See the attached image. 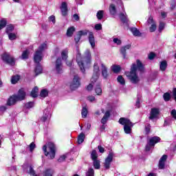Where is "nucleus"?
Masks as SVG:
<instances>
[{
  "instance_id": "f257e3e1",
  "label": "nucleus",
  "mask_w": 176,
  "mask_h": 176,
  "mask_svg": "<svg viewBox=\"0 0 176 176\" xmlns=\"http://www.w3.org/2000/svg\"><path fill=\"white\" fill-rule=\"evenodd\" d=\"M76 61L81 72L85 74V72H86V68H89L91 65V52H90V50H87L83 56H82V54L78 50Z\"/></svg>"
},
{
  "instance_id": "f03ea898",
  "label": "nucleus",
  "mask_w": 176,
  "mask_h": 176,
  "mask_svg": "<svg viewBox=\"0 0 176 176\" xmlns=\"http://www.w3.org/2000/svg\"><path fill=\"white\" fill-rule=\"evenodd\" d=\"M140 72H144L145 71V67L142 62L140 59L136 60V63H133L131 66V71L126 72V75L127 78L131 80L134 85H137L140 82V78H138V74H137V70Z\"/></svg>"
},
{
  "instance_id": "7ed1b4c3",
  "label": "nucleus",
  "mask_w": 176,
  "mask_h": 176,
  "mask_svg": "<svg viewBox=\"0 0 176 176\" xmlns=\"http://www.w3.org/2000/svg\"><path fill=\"white\" fill-rule=\"evenodd\" d=\"M26 96L27 94L25 93V91H24V88H21L18 91V94L16 95L14 94L10 96L7 100V105L8 107L16 105V104H17V101H23V100H25Z\"/></svg>"
},
{
  "instance_id": "20e7f679",
  "label": "nucleus",
  "mask_w": 176,
  "mask_h": 176,
  "mask_svg": "<svg viewBox=\"0 0 176 176\" xmlns=\"http://www.w3.org/2000/svg\"><path fill=\"white\" fill-rule=\"evenodd\" d=\"M47 148L50 151H47ZM43 151L44 152V155H45L46 156H49L50 155V159H54V157H56V144H54V143L50 142L47 145H44L43 146Z\"/></svg>"
},
{
  "instance_id": "39448f33",
  "label": "nucleus",
  "mask_w": 176,
  "mask_h": 176,
  "mask_svg": "<svg viewBox=\"0 0 176 176\" xmlns=\"http://www.w3.org/2000/svg\"><path fill=\"white\" fill-rule=\"evenodd\" d=\"M161 140L162 139L159 136H154L151 138L145 146L146 152H149L152 148L155 147L156 144L160 142Z\"/></svg>"
},
{
  "instance_id": "423d86ee",
  "label": "nucleus",
  "mask_w": 176,
  "mask_h": 176,
  "mask_svg": "<svg viewBox=\"0 0 176 176\" xmlns=\"http://www.w3.org/2000/svg\"><path fill=\"white\" fill-rule=\"evenodd\" d=\"M1 60L3 63H6V64H8L9 65H14L16 64V60H14V58L8 52H4L1 55Z\"/></svg>"
},
{
  "instance_id": "0eeeda50",
  "label": "nucleus",
  "mask_w": 176,
  "mask_h": 176,
  "mask_svg": "<svg viewBox=\"0 0 176 176\" xmlns=\"http://www.w3.org/2000/svg\"><path fill=\"white\" fill-rule=\"evenodd\" d=\"M109 118H111V110H107L105 111L104 116L100 120L102 126H100V131L101 132L105 130V124H107V122H108V119H109Z\"/></svg>"
},
{
  "instance_id": "6e6552de",
  "label": "nucleus",
  "mask_w": 176,
  "mask_h": 176,
  "mask_svg": "<svg viewBox=\"0 0 176 176\" xmlns=\"http://www.w3.org/2000/svg\"><path fill=\"white\" fill-rule=\"evenodd\" d=\"M100 77V67L98 63H94V74L91 78V83H96Z\"/></svg>"
},
{
  "instance_id": "1a4fd4ad",
  "label": "nucleus",
  "mask_w": 176,
  "mask_h": 176,
  "mask_svg": "<svg viewBox=\"0 0 176 176\" xmlns=\"http://www.w3.org/2000/svg\"><path fill=\"white\" fill-rule=\"evenodd\" d=\"M113 161V153L109 152L104 163V168H106V170H109V168H111V163H112Z\"/></svg>"
},
{
  "instance_id": "9d476101",
  "label": "nucleus",
  "mask_w": 176,
  "mask_h": 176,
  "mask_svg": "<svg viewBox=\"0 0 176 176\" xmlns=\"http://www.w3.org/2000/svg\"><path fill=\"white\" fill-rule=\"evenodd\" d=\"M54 68L56 74H63V59L61 58H58L56 60Z\"/></svg>"
},
{
  "instance_id": "9b49d317",
  "label": "nucleus",
  "mask_w": 176,
  "mask_h": 176,
  "mask_svg": "<svg viewBox=\"0 0 176 176\" xmlns=\"http://www.w3.org/2000/svg\"><path fill=\"white\" fill-rule=\"evenodd\" d=\"M79 86H80V78L78 75H75L73 81L70 85V89L72 90H76Z\"/></svg>"
},
{
  "instance_id": "f8f14e48",
  "label": "nucleus",
  "mask_w": 176,
  "mask_h": 176,
  "mask_svg": "<svg viewBox=\"0 0 176 176\" xmlns=\"http://www.w3.org/2000/svg\"><path fill=\"white\" fill-rule=\"evenodd\" d=\"M131 48V45L128 44L126 45H124L122 47H121L120 50V54H122L124 60H125L126 58H127V50H129V49Z\"/></svg>"
},
{
  "instance_id": "ddd939ff",
  "label": "nucleus",
  "mask_w": 176,
  "mask_h": 176,
  "mask_svg": "<svg viewBox=\"0 0 176 176\" xmlns=\"http://www.w3.org/2000/svg\"><path fill=\"white\" fill-rule=\"evenodd\" d=\"M42 53L39 51H36L34 54L33 60L35 64H41V61L43 60V56H42Z\"/></svg>"
},
{
  "instance_id": "4468645a",
  "label": "nucleus",
  "mask_w": 176,
  "mask_h": 176,
  "mask_svg": "<svg viewBox=\"0 0 176 176\" xmlns=\"http://www.w3.org/2000/svg\"><path fill=\"white\" fill-rule=\"evenodd\" d=\"M60 9L61 14L62 16H63V17H65V16H68V4L67 3V2H62Z\"/></svg>"
},
{
  "instance_id": "2eb2a0df",
  "label": "nucleus",
  "mask_w": 176,
  "mask_h": 176,
  "mask_svg": "<svg viewBox=\"0 0 176 176\" xmlns=\"http://www.w3.org/2000/svg\"><path fill=\"white\" fill-rule=\"evenodd\" d=\"M159 113H160V111L157 108H153L150 112V116L148 119L150 120H153V119H156L157 116H159Z\"/></svg>"
},
{
  "instance_id": "dca6fc26",
  "label": "nucleus",
  "mask_w": 176,
  "mask_h": 176,
  "mask_svg": "<svg viewBox=\"0 0 176 176\" xmlns=\"http://www.w3.org/2000/svg\"><path fill=\"white\" fill-rule=\"evenodd\" d=\"M88 40L92 49H94V47H96V39L94 38V34L93 32H89Z\"/></svg>"
},
{
  "instance_id": "f3484780",
  "label": "nucleus",
  "mask_w": 176,
  "mask_h": 176,
  "mask_svg": "<svg viewBox=\"0 0 176 176\" xmlns=\"http://www.w3.org/2000/svg\"><path fill=\"white\" fill-rule=\"evenodd\" d=\"M167 161V155H164L159 161V168L163 170L164 166H166V162Z\"/></svg>"
},
{
  "instance_id": "a211bd4d",
  "label": "nucleus",
  "mask_w": 176,
  "mask_h": 176,
  "mask_svg": "<svg viewBox=\"0 0 176 176\" xmlns=\"http://www.w3.org/2000/svg\"><path fill=\"white\" fill-rule=\"evenodd\" d=\"M43 72V69L42 68V65L41 63L36 64L34 68L35 76H38V75H41Z\"/></svg>"
},
{
  "instance_id": "6ab92c4d",
  "label": "nucleus",
  "mask_w": 176,
  "mask_h": 176,
  "mask_svg": "<svg viewBox=\"0 0 176 176\" xmlns=\"http://www.w3.org/2000/svg\"><path fill=\"white\" fill-rule=\"evenodd\" d=\"M118 123H120V124H122V126H126L127 124H131V121L130 120V119L126 118H120L119 119Z\"/></svg>"
},
{
  "instance_id": "aec40b11",
  "label": "nucleus",
  "mask_w": 176,
  "mask_h": 176,
  "mask_svg": "<svg viewBox=\"0 0 176 176\" xmlns=\"http://www.w3.org/2000/svg\"><path fill=\"white\" fill-rule=\"evenodd\" d=\"M120 19L123 24H126V27H129V19H127V16L123 12L120 14Z\"/></svg>"
},
{
  "instance_id": "412c9836",
  "label": "nucleus",
  "mask_w": 176,
  "mask_h": 176,
  "mask_svg": "<svg viewBox=\"0 0 176 176\" xmlns=\"http://www.w3.org/2000/svg\"><path fill=\"white\" fill-rule=\"evenodd\" d=\"M39 93V88L37 86H35L30 92V96L33 98H36L38 97V94Z\"/></svg>"
},
{
  "instance_id": "4be33fe9",
  "label": "nucleus",
  "mask_w": 176,
  "mask_h": 176,
  "mask_svg": "<svg viewBox=\"0 0 176 176\" xmlns=\"http://www.w3.org/2000/svg\"><path fill=\"white\" fill-rule=\"evenodd\" d=\"M102 67V76H103L104 79H107L108 78V69L105 67L104 63L101 64Z\"/></svg>"
},
{
  "instance_id": "5701e85b",
  "label": "nucleus",
  "mask_w": 176,
  "mask_h": 176,
  "mask_svg": "<svg viewBox=\"0 0 176 176\" xmlns=\"http://www.w3.org/2000/svg\"><path fill=\"white\" fill-rule=\"evenodd\" d=\"M54 170L52 168H47L43 172V176H53Z\"/></svg>"
},
{
  "instance_id": "b1692460",
  "label": "nucleus",
  "mask_w": 176,
  "mask_h": 176,
  "mask_svg": "<svg viewBox=\"0 0 176 176\" xmlns=\"http://www.w3.org/2000/svg\"><path fill=\"white\" fill-rule=\"evenodd\" d=\"M167 60H162L160 62V69L162 72H164L167 69Z\"/></svg>"
},
{
  "instance_id": "393cba45",
  "label": "nucleus",
  "mask_w": 176,
  "mask_h": 176,
  "mask_svg": "<svg viewBox=\"0 0 176 176\" xmlns=\"http://www.w3.org/2000/svg\"><path fill=\"white\" fill-rule=\"evenodd\" d=\"M133 124L131 122V124H126L124 126V131L125 134H131V127H133Z\"/></svg>"
},
{
  "instance_id": "a878e982",
  "label": "nucleus",
  "mask_w": 176,
  "mask_h": 176,
  "mask_svg": "<svg viewBox=\"0 0 176 176\" xmlns=\"http://www.w3.org/2000/svg\"><path fill=\"white\" fill-rule=\"evenodd\" d=\"M130 31H131V32H132V34L134 36H141V35H142L140 30H138V29H137L136 28H131Z\"/></svg>"
},
{
  "instance_id": "bb28decb",
  "label": "nucleus",
  "mask_w": 176,
  "mask_h": 176,
  "mask_svg": "<svg viewBox=\"0 0 176 176\" xmlns=\"http://www.w3.org/2000/svg\"><path fill=\"white\" fill-rule=\"evenodd\" d=\"M76 29L75 27L72 26L70 28H69L67 30V33L66 35L67 36H69V38H71V36H72V35H74V32H75Z\"/></svg>"
},
{
  "instance_id": "cd10ccee",
  "label": "nucleus",
  "mask_w": 176,
  "mask_h": 176,
  "mask_svg": "<svg viewBox=\"0 0 176 176\" xmlns=\"http://www.w3.org/2000/svg\"><path fill=\"white\" fill-rule=\"evenodd\" d=\"M111 70L114 74H119L120 71H122V67L118 65H113L112 66Z\"/></svg>"
},
{
  "instance_id": "c85d7f7f",
  "label": "nucleus",
  "mask_w": 176,
  "mask_h": 176,
  "mask_svg": "<svg viewBox=\"0 0 176 176\" xmlns=\"http://www.w3.org/2000/svg\"><path fill=\"white\" fill-rule=\"evenodd\" d=\"M20 75H14L11 78V83L12 85H16L19 80H20Z\"/></svg>"
},
{
  "instance_id": "c756f323",
  "label": "nucleus",
  "mask_w": 176,
  "mask_h": 176,
  "mask_svg": "<svg viewBox=\"0 0 176 176\" xmlns=\"http://www.w3.org/2000/svg\"><path fill=\"white\" fill-rule=\"evenodd\" d=\"M152 128V126H151V124L147 123L145 124L144 126V132L146 135H149L151 134V129Z\"/></svg>"
},
{
  "instance_id": "7c9ffc66",
  "label": "nucleus",
  "mask_w": 176,
  "mask_h": 176,
  "mask_svg": "<svg viewBox=\"0 0 176 176\" xmlns=\"http://www.w3.org/2000/svg\"><path fill=\"white\" fill-rule=\"evenodd\" d=\"M28 57H30V51L25 50L22 52L21 58L22 60H28Z\"/></svg>"
},
{
  "instance_id": "2f4dec72",
  "label": "nucleus",
  "mask_w": 176,
  "mask_h": 176,
  "mask_svg": "<svg viewBox=\"0 0 176 176\" xmlns=\"http://www.w3.org/2000/svg\"><path fill=\"white\" fill-rule=\"evenodd\" d=\"M95 93L97 96H101L102 94V89H101V85L98 84L95 88Z\"/></svg>"
},
{
  "instance_id": "473e14b6",
  "label": "nucleus",
  "mask_w": 176,
  "mask_h": 176,
  "mask_svg": "<svg viewBox=\"0 0 176 176\" xmlns=\"http://www.w3.org/2000/svg\"><path fill=\"white\" fill-rule=\"evenodd\" d=\"M93 166L96 170H100V168H101V164L100 163V160H94Z\"/></svg>"
},
{
  "instance_id": "72a5a7b5",
  "label": "nucleus",
  "mask_w": 176,
  "mask_h": 176,
  "mask_svg": "<svg viewBox=\"0 0 176 176\" xmlns=\"http://www.w3.org/2000/svg\"><path fill=\"white\" fill-rule=\"evenodd\" d=\"M163 98H164V101L167 102L170 101V100H171V94L168 92H166L163 94Z\"/></svg>"
},
{
  "instance_id": "f704fd0d",
  "label": "nucleus",
  "mask_w": 176,
  "mask_h": 176,
  "mask_svg": "<svg viewBox=\"0 0 176 176\" xmlns=\"http://www.w3.org/2000/svg\"><path fill=\"white\" fill-rule=\"evenodd\" d=\"M91 160H97L98 159V154L97 153V151L93 150L91 153Z\"/></svg>"
},
{
  "instance_id": "c9c22d12",
  "label": "nucleus",
  "mask_w": 176,
  "mask_h": 176,
  "mask_svg": "<svg viewBox=\"0 0 176 176\" xmlns=\"http://www.w3.org/2000/svg\"><path fill=\"white\" fill-rule=\"evenodd\" d=\"M49 96V91L47 89H42L40 92V97L42 98H46Z\"/></svg>"
},
{
  "instance_id": "e433bc0d",
  "label": "nucleus",
  "mask_w": 176,
  "mask_h": 176,
  "mask_svg": "<svg viewBox=\"0 0 176 176\" xmlns=\"http://www.w3.org/2000/svg\"><path fill=\"white\" fill-rule=\"evenodd\" d=\"M14 30V26L12 24H10L7 25L6 28V34H10L12 33Z\"/></svg>"
},
{
  "instance_id": "4c0bfd02",
  "label": "nucleus",
  "mask_w": 176,
  "mask_h": 176,
  "mask_svg": "<svg viewBox=\"0 0 176 176\" xmlns=\"http://www.w3.org/2000/svg\"><path fill=\"white\" fill-rule=\"evenodd\" d=\"M85 141V133H81L78 135V144H83V142Z\"/></svg>"
},
{
  "instance_id": "58836bf2",
  "label": "nucleus",
  "mask_w": 176,
  "mask_h": 176,
  "mask_svg": "<svg viewBox=\"0 0 176 176\" xmlns=\"http://www.w3.org/2000/svg\"><path fill=\"white\" fill-rule=\"evenodd\" d=\"M89 113L87 108L86 107H82V111H81V115L82 118L84 119L87 118V113Z\"/></svg>"
},
{
  "instance_id": "ea45409f",
  "label": "nucleus",
  "mask_w": 176,
  "mask_h": 176,
  "mask_svg": "<svg viewBox=\"0 0 176 176\" xmlns=\"http://www.w3.org/2000/svg\"><path fill=\"white\" fill-rule=\"evenodd\" d=\"M98 20H102L104 19V10H99L96 14Z\"/></svg>"
},
{
  "instance_id": "a19ab883",
  "label": "nucleus",
  "mask_w": 176,
  "mask_h": 176,
  "mask_svg": "<svg viewBox=\"0 0 176 176\" xmlns=\"http://www.w3.org/2000/svg\"><path fill=\"white\" fill-rule=\"evenodd\" d=\"M7 25L8 21H6V19L0 20V30H3V28H5V27H6Z\"/></svg>"
},
{
  "instance_id": "79ce46f5",
  "label": "nucleus",
  "mask_w": 176,
  "mask_h": 176,
  "mask_svg": "<svg viewBox=\"0 0 176 176\" xmlns=\"http://www.w3.org/2000/svg\"><path fill=\"white\" fill-rule=\"evenodd\" d=\"M109 11L111 14L114 16V14H116V7L113 4H111L109 7Z\"/></svg>"
},
{
  "instance_id": "37998d69",
  "label": "nucleus",
  "mask_w": 176,
  "mask_h": 176,
  "mask_svg": "<svg viewBox=\"0 0 176 176\" xmlns=\"http://www.w3.org/2000/svg\"><path fill=\"white\" fill-rule=\"evenodd\" d=\"M117 80L118 82V83H120V85H126V80H124V78H123V76H118L117 78Z\"/></svg>"
},
{
  "instance_id": "c03bdc74",
  "label": "nucleus",
  "mask_w": 176,
  "mask_h": 176,
  "mask_svg": "<svg viewBox=\"0 0 176 176\" xmlns=\"http://www.w3.org/2000/svg\"><path fill=\"white\" fill-rule=\"evenodd\" d=\"M61 57L62 60H65V61H67V60L68 59V52L65 50L62 51Z\"/></svg>"
},
{
  "instance_id": "a18cd8bd",
  "label": "nucleus",
  "mask_w": 176,
  "mask_h": 176,
  "mask_svg": "<svg viewBox=\"0 0 176 176\" xmlns=\"http://www.w3.org/2000/svg\"><path fill=\"white\" fill-rule=\"evenodd\" d=\"M47 46L46 43H43L38 47V50H37L36 52H39L40 53L43 54V51L45 50V48Z\"/></svg>"
},
{
  "instance_id": "49530a36",
  "label": "nucleus",
  "mask_w": 176,
  "mask_h": 176,
  "mask_svg": "<svg viewBox=\"0 0 176 176\" xmlns=\"http://www.w3.org/2000/svg\"><path fill=\"white\" fill-rule=\"evenodd\" d=\"M34 102H28L25 104V108H26V109H31V108H34Z\"/></svg>"
},
{
  "instance_id": "de8ad7c7",
  "label": "nucleus",
  "mask_w": 176,
  "mask_h": 176,
  "mask_svg": "<svg viewBox=\"0 0 176 176\" xmlns=\"http://www.w3.org/2000/svg\"><path fill=\"white\" fill-rule=\"evenodd\" d=\"M8 35L10 41H15V39H17V36L14 33H8Z\"/></svg>"
},
{
  "instance_id": "09e8293b",
  "label": "nucleus",
  "mask_w": 176,
  "mask_h": 176,
  "mask_svg": "<svg viewBox=\"0 0 176 176\" xmlns=\"http://www.w3.org/2000/svg\"><path fill=\"white\" fill-rule=\"evenodd\" d=\"M166 27V23L164 22H160L159 24V32H162L164 30V28Z\"/></svg>"
},
{
  "instance_id": "8fccbe9b",
  "label": "nucleus",
  "mask_w": 176,
  "mask_h": 176,
  "mask_svg": "<svg viewBox=\"0 0 176 176\" xmlns=\"http://www.w3.org/2000/svg\"><path fill=\"white\" fill-rule=\"evenodd\" d=\"M28 174H30V175H36V173L35 172V170H34V168L32 166H30L29 168V170L28 171Z\"/></svg>"
},
{
  "instance_id": "3c124183",
  "label": "nucleus",
  "mask_w": 176,
  "mask_h": 176,
  "mask_svg": "<svg viewBox=\"0 0 176 176\" xmlns=\"http://www.w3.org/2000/svg\"><path fill=\"white\" fill-rule=\"evenodd\" d=\"M86 176H94V169L89 168L87 172Z\"/></svg>"
},
{
  "instance_id": "603ef678",
  "label": "nucleus",
  "mask_w": 176,
  "mask_h": 176,
  "mask_svg": "<svg viewBox=\"0 0 176 176\" xmlns=\"http://www.w3.org/2000/svg\"><path fill=\"white\" fill-rule=\"evenodd\" d=\"M156 23H153L151 26L149 28L150 32H155L156 31Z\"/></svg>"
},
{
  "instance_id": "864d4df0",
  "label": "nucleus",
  "mask_w": 176,
  "mask_h": 176,
  "mask_svg": "<svg viewBox=\"0 0 176 176\" xmlns=\"http://www.w3.org/2000/svg\"><path fill=\"white\" fill-rule=\"evenodd\" d=\"M29 148H30V152H33L34 149H35V148H36V145L35 144V143L34 142H32V143H30V144L29 145Z\"/></svg>"
},
{
  "instance_id": "5fc2aeb1",
  "label": "nucleus",
  "mask_w": 176,
  "mask_h": 176,
  "mask_svg": "<svg viewBox=\"0 0 176 176\" xmlns=\"http://www.w3.org/2000/svg\"><path fill=\"white\" fill-rule=\"evenodd\" d=\"M148 60H153L156 57V54L155 52H150L148 55Z\"/></svg>"
},
{
  "instance_id": "6e6d98bb",
  "label": "nucleus",
  "mask_w": 176,
  "mask_h": 176,
  "mask_svg": "<svg viewBox=\"0 0 176 176\" xmlns=\"http://www.w3.org/2000/svg\"><path fill=\"white\" fill-rule=\"evenodd\" d=\"M94 28L96 31H101V30H102V25H101V23H97L95 25Z\"/></svg>"
},
{
  "instance_id": "4d7b16f0",
  "label": "nucleus",
  "mask_w": 176,
  "mask_h": 176,
  "mask_svg": "<svg viewBox=\"0 0 176 176\" xmlns=\"http://www.w3.org/2000/svg\"><path fill=\"white\" fill-rule=\"evenodd\" d=\"M147 23H148V24H155L156 23L155 22V21L153 20V16H150L148 17V19L147 20Z\"/></svg>"
},
{
  "instance_id": "13d9d810",
  "label": "nucleus",
  "mask_w": 176,
  "mask_h": 176,
  "mask_svg": "<svg viewBox=\"0 0 176 176\" xmlns=\"http://www.w3.org/2000/svg\"><path fill=\"white\" fill-rule=\"evenodd\" d=\"M78 34H79L81 36H86V35H87V33L89 32V30H85V31H83V30H80V31H78Z\"/></svg>"
},
{
  "instance_id": "bf43d9fd",
  "label": "nucleus",
  "mask_w": 176,
  "mask_h": 176,
  "mask_svg": "<svg viewBox=\"0 0 176 176\" xmlns=\"http://www.w3.org/2000/svg\"><path fill=\"white\" fill-rule=\"evenodd\" d=\"M82 36L80 34H77L76 37L74 38V41L76 44L79 43V41H80Z\"/></svg>"
},
{
  "instance_id": "052dcab7",
  "label": "nucleus",
  "mask_w": 176,
  "mask_h": 176,
  "mask_svg": "<svg viewBox=\"0 0 176 176\" xmlns=\"http://www.w3.org/2000/svg\"><path fill=\"white\" fill-rule=\"evenodd\" d=\"M47 118H49V116L47 115V113L44 114L41 118V122H46V120H47Z\"/></svg>"
},
{
  "instance_id": "680f3d73",
  "label": "nucleus",
  "mask_w": 176,
  "mask_h": 176,
  "mask_svg": "<svg viewBox=\"0 0 176 176\" xmlns=\"http://www.w3.org/2000/svg\"><path fill=\"white\" fill-rule=\"evenodd\" d=\"M65 159H67V156L65 155H61L58 159V162L59 163H62V162H65Z\"/></svg>"
},
{
  "instance_id": "e2e57ef3",
  "label": "nucleus",
  "mask_w": 176,
  "mask_h": 176,
  "mask_svg": "<svg viewBox=\"0 0 176 176\" xmlns=\"http://www.w3.org/2000/svg\"><path fill=\"white\" fill-rule=\"evenodd\" d=\"M113 42L116 43V45H122V41L118 38H113Z\"/></svg>"
},
{
  "instance_id": "0e129e2a",
  "label": "nucleus",
  "mask_w": 176,
  "mask_h": 176,
  "mask_svg": "<svg viewBox=\"0 0 176 176\" xmlns=\"http://www.w3.org/2000/svg\"><path fill=\"white\" fill-rule=\"evenodd\" d=\"M140 107H141V100H140V98H138L135 103V107L140 108Z\"/></svg>"
},
{
  "instance_id": "69168bd1",
  "label": "nucleus",
  "mask_w": 176,
  "mask_h": 176,
  "mask_svg": "<svg viewBox=\"0 0 176 176\" xmlns=\"http://www.w3.org/2000/svg\"><path fill=\"white\" fill-rule=\"evenodd\" d=\"M170 115H171L172 118H173V119H175V120H176V110L175 109H173L170 111Z\"/></svg>"
},
{
  "instance_id": "338daca9",
  "label": "nucleus",
  "mask_w": 176,
  "mask_h": 176,
  "mask_svg": "<svg viewBox=\"0 0 176 176\" xmlns=\"http://www.w3.org/2000/svg\"><path fill=\"white\" fill-rule=\"evenodd\" d=\"M50 21H52L54 24H56V16L54 15H52L49 17Z\"/></svg>"
},
{
  "instance_id": "774afa93",
  "label": "nucleus",
  "mask_w": 176,
  "mask_h": 176,
  "mask_svg": "<svg viewBox=\"0 0 176 176\" xmlns=\"http://www.w3.org/2000/svg\"><path fill=\"white\" fill-rule=\"evenodd\" d=\"M98 149L99 150L100 153H104V152H105V148L101 145L98 146Z\"/></svg>"
}]
</instances>
